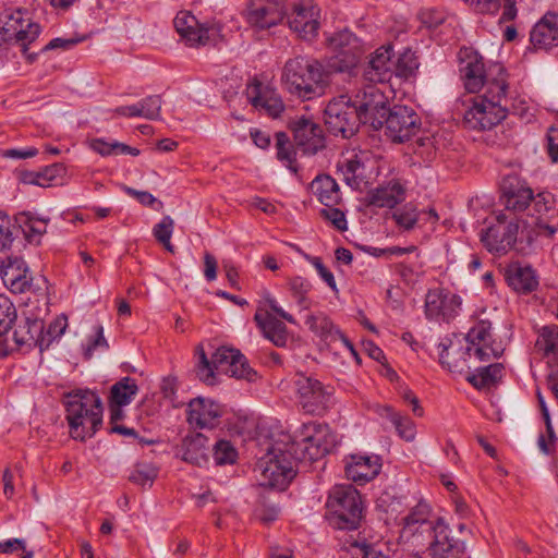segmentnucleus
I'll use <instances>...</instances> for the list:
<instances>
[{
	"mask_svg": "<svg viewBox=\"0 0 558 558\" xmlns=\"http://www.w3.org/2000/svg\"><path fill=\"white\" fill-rule=\"evenodd\" d=\"M161 98L158 95L148 96L142 102V118L157 119L160 116Z\"/></svg>",
	"mask_w": 558,
	"mask_h": 558,
	"instance_id": "59",
	"label": "nucleus"
},
{
	"mask_svg": "<svg viewBox=\"0 0 558 558\" xmlns=\"http://www.w3.org/2000/svg\"><path fill=\"white\" fill-rule=\"evenodd\" d=\"M530 41L535 49L548 50L558 46V14L546 13L532 28Z\"/></svg>",
	"mask_w": 558,
	"mask_h": 558,
	"instance_id": "29",
	"label": "nucleus"
},
{
	"mask_svg": "<svg viewBox=\"0 0 558 558\" xmlns=\"http://www.w3.org/2000/svg\"><path fill=\"white\" fill-rule=\"evenodd\" d=\"M254 320L263 335L269 339L277 347H282L287 342V328L286 325L275 317L269 311L258 306Z\"/></svg>",
	"mask_w": 558,
	"mask_h": 558,
	"instance_id": "38",
	"label": "nucleus"
},
{
	"mask_svg": "<svg viewBox=\"0 0 558 558\" xmlns=\"http://www.w3.org/2000/svg\"><path fill=\"white\" fill-rule=\"evenodd\" d=\"M137 391L136 380L131 377H123L111 386L108 403L128 405Z\"/></svg>",
	"mask_w": 558,
	"mask_h": 558,
	"instance_id": "42",
	"label": "nucleus"
},
{
	"mask_svg": "<svg viewBox=\"0 0 558 558\" xmlns=\"http://www.w3.org/2000/svg\"><path fill=\"white\" fill-rule=\"evenodd\" d=\"M502 365L499 363L489 364L476 368L466 376V380L477 389L494 385L502 376Z\"/></svg>",
	"mask_w": 558,
	"mask_h": 558,
	"instance_id": "44",
	"label": "nucleus"
},
{
	"mask_svg": "<svg viewBox=\"0 0 558 558\" xmlns=\"http://www.w3.org/2000/svg\"><path fill=\"white\" fill-rule=\"evenodd\" d=\"M305 324L315 333L326 339L340 340L342 344L349 350L351 355L359 361V354L353 343L333 325V323L323 313L308 315Z\"/></svg>",
	"mask_w": 558,
	"mask_h": 558,
	"instance_id": "35",
	"label": "nucleus"
},
{
	"mask_svg": "<svg viewBox=\"0 0 558 558\" xmlns=\"http://www.w3.org/2000/svg\"><path fill=\"white\" fill-rule=\"evenodd\" d=\"M462 299L445 289L429 290L425 296V316L429 320L450 322L460 312Z\"/></svg>",
	"mask_w": 558,
	"mask_h": 558,
	"instance_id": "16",
	"label": "nucleus"
},
{
	"mask_svg": "<svg viewBox=\"0 0 558 558\" xmlns=\"http://www.w3.org/2000/svg\"><path fill=\"white\" fill-rule=\"evenodd\" d=\"M17 318L16 308L10 299L0 294V356H8L12 352V344L8 332Z\"/></svg>",
	"mask_w": 558,
	"mask_h": 558,
	"instance_id": "40",
	"label": "nucleus"
},
{
	"mask_svg": "<svg viewBox=\"0 0 558 558\" xmlns=\"http://www.w3.org/2000/svg\"><path fill=\"white\" fill-rule=\"evenodd\" d=\"M281 82L291 95L302 100L320 97L327 85L323 65L317 60L303 56L286 61Z\"/></svg>",
	"mask_w": 558,
	"mask_h": 558,
	"instance_id": "3",
	"label": "nucleus"
},
{
	"mask_svg": "<svg viewBox=\"0 0 558 558\" xmlns=\"http://www.w3.org/2000/svg\"><path fill=\"white\" fill-rule=\"evenodd\" d=\"M296 146L304 154H316L325 146L322 128L310 118H296L290 122Z\"/></svg>",
	"mask_w": 558,
	"mask_h": 558,
	"instance_id": "21",
	"label": "nucleus"
},
{
	"mask_svg": "<svg viewBox=\"0 0 558 558\" xmlns=\"http://www.w3.org/2000/svg\"><path fill=\"white\" fill-rule=\"evenodd\" d=\"M264 310L269 311L271 314L275 313L280 318L287 320L290 324H295L294 317L286 312L278 303L276 298L270 292H265L263 295V300L260 301L259 305Z\"/></svg>",
	"mask_w": 558,
	"mask_h": 558,
	"instance_id": "56",
	"label": "nucleus"
},
{
	"mask_svg": "<svg viewBox=\"0 0 558 558\" xmlns=\"http://www.w3.org/2000/svg\"><path fill=\"white\" fill-rule=\"evenodd\" d=\"M361 168L362 163L356 158L347 159L340 167L343 180L348 185L354 186L359 184L357 179L362 175V172L360 171Z\"/></svg>",
	"mask_w": 558,
	"mask_h": 558,
	"instance_id": "57",
	"label": "nucleus"
},
{
	"mask_svg": "<svg viewBox=\"0 0 558 558\" xmlns=\"http://www.w3.org/2000/svg\"><path fill=\"white\" fill-rule=\"evenodd\" d=\"M45 323L37 317H24L15 327L10 342L12 344V352L14 350H32L38 347L40 351L47 349L50 344V339H46L44 335Z\"/></svg>",
	"mask_w": 558,
	"mask_h": 558,
	"instance_id": "17",
	"label": "nucleus"
},
{
	"mask_svg": "<svg viewBox=\"0 0 558 558\" xmlns=\"http://www.w3.org/2000/svg\"><path fill=\"white\" fill-rule=\"evenodd\" d=\"M525 109L524 100H512L508 81L492 80L485 92L473 98L464 113V123L472 130H490L502 122L509 112L523 116Z\"/></svg>",
	"mask_w": 558,
	"mask_h": 558,
	"instance_id": "2",
	"label": "nucleus"
},
{
	"mask_svg": "<svg viewBox=\"0 0 558 558\" xmlns=\"http://www.w3.org/2000/svg\"><path fill=\"white\" fill-rule=\"evenodd\" d=\"M208 438L199 433L187 435L183 438L182 444L178 448L177 456L182 460L202 465L208 460Z\"/></svg>",
	"mask_w": 558,
	"mask_h": 558,
	"instance_id": "36",
	"label": "nucleus"
},
{
	"mask_svg": "<svg viewBox=\"0 0 558 558\" xmlns=\"http://www.w3.org/2000/svg\"><path fill=\"white\" fill-rule=\"evenodd\" d=\"M108 347V342L104 337V328L99 325L95 329V335L89 337L86 344L83 345L84 359L90 360L95 352H104Z\"/></svg>",
	"mask_w": 558,
	"mask_h": 558,
	"instance_id": "55",
	"label": "nucleus"
},
{
	"mask_svg": "<svg viewBox=\"0 0 558 558\" xmlns=\"http://www.w3.org/2000/svg\"><path fill=\"white\" fill-rule=\"evenodd\" d=\"M66 421L73 439L92 437L102 424L99 396L90 390H76L65 395Z\"/></svg>",
	"mask_w": 558,
	"mask_h": 558,
	"instance_id": "4",
	"label": "nucleus"
},
{
	"mask_svg": "<svg viewBox=\"0 0 558 558\" xmlns=\"http://www.w3.org/2000/svg\"><path fill=\"white\" fill-rule=\"evenodd\" d=\"M519 229L517 218L499 211L495 216V222L482 230L481 241L490 253L504 254L517 242Z\"/></svg>",
	"mask_w": 558,
	"mask_h": 558,
	"instance_id": "13",
	"label": "nucleus"
},
{
	"mask_svg": "<svg viewBox=\"0 0 558 558\" xmlns=\"http://www.w3.org/2000/svg\"><path fill=\"white\" fill-rule=\"evenodd\" d=\"M325 123L333 135H341L344 138L351 137L363 123L355 105L351 104L350 97L341 95L329 101L325 109Z\"/></svg>",
	"mask_w": 558,
	"mask_h": 558,
	"instance_id": "12",
	"label": "nucleus"
},
{
	"mask_svg": "<svg viewBox=\"0 0 558 558\" xmlns=\"http://www.w3.org/2000/svg\"><path fill=\"white\" fill-rule=\"evenodd\" d=\"M393 46L391 44L377 48L371 54L365 77L373 83L388 82L393 74Z\"/></svg>",
	"mask_w": 558,
	"mask_h": 558,
	"instance_id": "28",
	"label": "nucleus"
},
{
	"mask_svg": "<svg viewBox=\"0 0 558 558\" xmlns=\"http://www.w3.org/2000/svg\"><path fill=\"white\" fill-rule=\"evenodd\" d=\"M320 10L312 0H302L288 16L290 28L301 38L313 39L319 28Z\"/></svg>",
	"mask_w": 558,
	"mask_h": 558,
	"instance_id": "18",
	"label": "nucleus"
},
{
	"mask_svg": "<svg viewBox=\"0 0 558 558\" xmlns=\"http://www.w3.org/2000/svg\"><path fill=\"white\" fill-rule=\"evenodd\" d=\"M0 46L3 44L19 45L27 61L33 63L37 53H28V45L39 36V24L24 20L21 11L4 12L0 17Z\"/></svg>",
	"mask_w": 558,
	"mask_h": 558,
	"instance_id": "7",
	"label": "nucleus"
},
{
	"mask_svg": "<svg viewBox=\"0 0 558 558\" xmlns=\"http://www.w3.org/2000/svg\"><path fill=\"white\" fill-rule=\"evenodd\" d=\"M459 71L463 86L469 93H484L492 80L508 81V74L500 64H494L486 70L483 58L475 52H465Z\"/></svg>",
	"mask_w": 558,
	"mask_h": 558,
	"instance_id": "9",
	"label": "nucleus"
},
{
	"mask_svg": "<svg viewBox=\"0 0 558 558\" xmlns=\"http://www.w3.org/2000/svg\"><path fill=\"white\" fill-rule=\"evenodd\" d=\"M298 252L301 254V256L310 263L317 271L320 279L333 291L337 292V282L335 279L333 274L324 265L323 260L318 256H312L304 251L298 248Z\"/></svg>",
	"mask_w": 558,
	"mask_h": 558,
	"instance_id": "53",
	"label": "nucleus"
},
{
	"mask_svg": "<svg viewBox=\"0 0 558 558\" xmlns=\"http://www.w3.org/2000/svg\"><path fill=\"white\" fill-rule=\"evenodd\" d=\"M327 507L333 524L340 530H354L362 519V499L351 485H336L329 493Z\"/></svg>",
	"mask_w": 558,
	"mask_h": 558,
	"instance_id": "6",
	"label": "nucleus"
},
{
	"mask_svg": "<svg viewBox=\"0 0 558 558\" xmlns=\"http://www.w3.org/2000/svg\"><path fill=\"white\" fill-rule=\"evenodd\" d=\"M468 351L477 361H489L504 352L501 342L493 339L492 324L488 320L477 322L466 333Z\"/></svg>",
	"mask_w": 558,
	"mask_h": 558,
	"instance_id": "14",
	"label": "nucleus"
},
{
	"mask_svg": "<svg viewBox=\"0 0 558 558\" xmlns=\"http://www.w3.org/2000/svg\"><path fill=\"white\" fill-rule=\"evenodd\" d=\"M533 194V190L525 181L512 175L502 181L500 201L506 210L519 214L529 210Z\"/></svg>",
	"mask_w": 558,
	"mask_h": 558,
	"instance_id": "19",
	"label": "nucleus"
},
{
	"mask_svg": "<svg viewBox=\"0 0 558 558\" xmlns=\"http://www.w3.org/2000/svg\"><path fill=\"white\" fill-rule=\"evenodd\" d=\"M428 506L416 505L403 519L400 539L415 547L427 545L429 555L434 558H458L461 545L450 536V530L442 519L436 523L428 520Z\"/></svg>",
	"mask_w": 558,
	"mask_h": 558,
	"instance_id": "1",
	"label": "nucleus"
},
{
	"mask_svg": "<svg viewBox=\"0 0 558 558\" xmlns=\"http://www.w3.org/2000/svg\"><path fill=\"white\" fill-rule=\"evenodd\" d=\"M173 24L178 34L182 36V34H186L191 24L197 25V19L187 11H181L174 17Z\"/></svg>",
	"mask_w": 558,
	"mask_h": 558,
	"instance_id": "62",
	"label": "nucleus"
},
{
	"mask_svg": "<svg viewBox=\"0 0 558 558\" xmlns=\"http://www.w3.org/2000/svg\"><path fill=\"white\" fill-rule=\"evenodd\" d=\"M407 197V187L398 179H391L367 193L368 205L392 209Z\"/></svg>",
	"mask_w": 558,
	"mask_h": 558,
	"instance_id": "27",
	"label": "nucleus"
},
{
	"mask_svg": "<svg viewBox=\"0 0 558 558\" xmlns=\"http://www.w3.org/2000/svg\"><path fill=\"white\" fill-rule=\"evenodd\" d=\"M222 414V405L211 399L197 397L187 404V422L197 428H214Z\"/></svg>",
	"mask_w": 558,
	"mask_h": 558,
	"instance_id": "23",
	"label": "nucleus"
},
{
	"mask_svg": "<svg viewBox=\"0 0 558 558\" xmlns=\"http://www.w3.org/2000/svg\"><path fill=\"white\" fill-rule=\"evenodd\" d=\"M392 217L399 228L412 230L418 221L420 213L415 205L408 203L398 208Z\"/></svg>",
	"mask_w": 558,
	"mask_h": 558,
	"instance_id": "51",
	"label": "nucleus"
},
{
	"mask_svg": "<svg viewBox=\"0 0 558 558\" xmlns=\"http://www.w3.org/2000/svg\"><path fill=\"white\" fill-rule=\"evenodd\" d=\"M289 290L292 296L296 300L302 308L308 307L307 294L312 290L311 282L301 276H295L289 279Z\"/></svg>",
	"mask_w": 558,
	"mask_h": 558,
	"instance_id": "52",
	"label": "nucleus"
},
{
	"mask_svg": "<svg viewBox=\"0 0 558 558\" xmlns=\"http://www.w3.org/2000/svg\"><path fill=\"white\" fill-rule=\"evenodd\" d=\"M21 222L23 232L28 241H34L47 232V225L49 218L35 217L31 213H23L21 215Z\"/></svg>",
	"mask_w": 558,
	"mask_h": 558,
	"instance_id": "47",
	"label": "nucleus"
},
{
	"mask_svg": "<svg viewBox=\"0 0 558 558\" xmlns=\"http://www.w3.org/2000/svg\"><path fill=\"white\" fill-rule=\"evenodd\" d=\"M474 12L487 15H497L500 12L499 23L515 20L518 8L515 0H463Z\"/></svg>",
	"mask_w": 558,
	"mask_h": 558,
	"instance_id": "34",
	"label": "nucleus"
},
{
	"mask_svg": "<svg viewBox=\"0 0 558 558\" xmlns=\"http://www.w3.org/2000/svg\"><path fill=\"white\" fill-rule=\"evenodd\" d=\"M284 16L280 0H253L247 11V22L251 26L265 29L279 24Z\"/></svg>",
	"mask_w": 558,
	"mask_h": 558,
	"instance_id": "24",
	"label": "nucleus"
},
{
	"mask_svg": "<svg viewBox=\"0 0 558 558\" xmlns=\"http://www.w3.org/2000/svg\"><path fill=\"white\" fill-rule=\"evenodd\" d=\"M536 398H537L538 408H539L541 413H542V417H543V420L545 422V425H546V432L542 433L538 436L537 445H538V448H539V450L542 452L548 454L555 448L556 437H555V434H554V429H553V425H551V420H550V414H549L548 407H547L546 401H545L542 392L539 391V389L536 390Z\"/></svg>",
	"mask_w": 558,
	"mask_h": 558,
	"instance_id": "43",
	"label": "nucleus"
},
{
	"mask_svg": "<svg viewBox=\"0 0 558 558\" xmlns=\"http://www.w3.org/2000/svg\"><path fill=\"white\" fill-rule=\"evenodd\" d=\"M177 381L174 378L166 377L159 385V390L142 400V412L147 416H154L163 408L177 407L175 403Z\"/></svg>",
	"mask_w": 558,
	"mask_h": 558,
	"instance_id": "30",
	"label": "nucleus"
},
{
	"mask_svg": "<svg viewBox=\"0 0 558 558\" xmlns=\"http://www.w3.org/2000/svg\"><path fill=\"white\" fill-rule=\"evenodd\" d=\"M197 367L196 373L201 380L208 385L216 383V373L226 374L230 377L238 379L252 380L255 373L252 368H244V371H236L232 368V363L243 362V354L233 348L220 347L208 360L202 347L196 349Z\"/></svg>",
	"mask_w": 558,
	"mask_h": 558,
	"instance_id": "5",
	"label": "nucleus"
},
{
	"mask_svg": "<svg viewBox=\"0 0 558 558\" xmlns=\"http://www.w3.org/2000/svg\"><path fill=\"white\" fill-rule=\"evenodd\" d=\"M247 100L258 110L265 111L268 116L277 118L284 109L281 97L275 89L262 84L258 81L251 82L245 90Z\"/></svg>",
	"mask_w": 558,
	"mask_h": 558,
	"instance_id": "26",
	"label": "nucleus"
},
{
	"mask_svg": "<svg viewBox=\"0 0 558 558\" xmlns=\"http://www.w3.org/2000/svg\"><path fill=\"white\" fill-rule=\"evenodd\" d=\"M418 68L415 53L411 49H404L399 53L393 64V73L403 78L412 76Z\"/></svg>",
	"mask_w": 558,
	"mask_h": 558,
	"instance_id": "49",
	"label": "nucleus"
},
{
	"mask_svg": "<svg viewBox=\"0 0 558 558\" xmlns=\"http://www.w3.org/2000/svg\"><path fill=\"white\" fill-rule=\"evenodd\" d=\"M439 361L452 373H461L464 367L468 366V359L473 357L472 353H469L468 347L463 348L460 340L446 339L438 345Z\"/></svg>",
	"mask_w": 558,
	"mask_h": 558,
	"instance_id": "32",
	"label": "nucleus"
},
{
	"mask_svg": "<svg viewBox=\"0 0 558 558\" xmlns=\"http://www.w3.org/2000/svg\"><path fill=\"white\" fill-rule=\"evenodd\" d=\"M213 456L216 464L225 465L234 463L238 452L230 441L221 439L214 445Z\"/></svg>",
	"mask_w": 558,
	"mask_h": 558,
	"instance_id": "54",
	"label": "nucleus"
},
{
	"mask_svg": "<svg viewBox=\"0 0 558 558\" xmlns=\"http://www.w3.org/2000/svg\"><path fill=\"white\" fill-rule=\"evenodd\" d=\"M303 409L312 414L324 412L330 403L332 389L325 387L319 380L299 375L294 381Z\"/></svg>",
	"mask_w": 558,
	"mask_h": 558,
	"instance_id": "15",
	"label": "nucleus"
},
{
	"mask_svg": "<svg viewBox=\"0 0 558 558\" xmlns=\"http://www.w3.org/2000/svg\"><path fill=\"white\" fill-rule=\"evenodd\" d=\"M333 206L335 205L326 206V208L322 210V216L330 221L337 230L345 231L348 229L345 215L342 210Z\"/></svg>",
	"mask_w": 558,
	"mask_h": 558,
	"instance_id": "58",
	"label": "nucleus"
},
{
	"mask_svg": "<svg viewBox=\"0 0 558 558\" xmlns=\"http://www.w3.org/2000/svg\"><path fill=\"white\" fill-rule=\"evenodd\" d=\"M386 416L395 426L397 434L405 441H413L416 436L415 423L405 415L393 411L391 408H386Z\"/></svg>",
	"mask_w": 558,
	"mask_h": 558,
	"instance_id": "46",
	"label": "nucleus"
},
{
	"mask_svg": "<svg viewBox=\"0 0 558 558\" xmlns=\"http://www.w3.org/2000/svg\"><path fill=\"white\" fill-rule=\"evenodd\" d=\"M1 277L13 293H24L33 289L27 266L20 257L9 258L8 263L2 265Z\"/></svg>",
	"mask_w": 558,
	"mask_h": 558,
	"instance_id": "31",
	"label": "nucleus"
},
{
	"mask_svg": "<svg viewBox=\"0 0 558 558\" xmlns=\"http://www.w3.org/2000/svg\"><path fill=\"white\" fill-rule=\"evenodd\" d=\"M557 210L555 196L550 192L542 191L533 194L527 216L533 219L536 227L554 235L558 229L555 223Z\"/></svg>",
	"mask_w": 558,
	"mask_h": 558,
	"instance_id": "22",
	"label": "nucleus"
},
{
	"mask_svg": "<svg viewBox=\"0 0 558 558\" xmlns=\"http://www.w3.org/2000/svg\"><path fill=\"white\" fill-rule=\"evenodd\" d=\"M353 105L359 109L363 123H366L372 116H385L387 112L384 93L374 85L366 86L363 92H359Z\"/></svg>",
	"mask_w": 558,
	"mask_h": 558,
	"instance_id": "33",
	"label": "nucleus"
},
{
	"mask_svg": "<svg viewBox=\"0 0 558 558\" xmlns=\"http://www.w3.org/2000/svg\"><path fill=\"white\" fill-rule=\"evenodd\" d=\"M337 439L328 425L308 422L303 424L300 430V439L296 441L300 459L315 461L327 454L335 446Z\"/></svg>",
	"mask_w": 558,
	"mask_h": 558,
	"instance_id": "11",
	"label": "nucleus"
},
{
	"mask_svg": "<svg viewBox=\"0 0 558 558\" xmlns=\"http://www.w3.org/2000/svg\"><path fill=\"white\" fill-rule=\"evenodd\" d=\"M173 226V219L170 216H165L153 228V235L155 236L156 241L160 243L169 253H174V246L171 243Z\"/></svg>",
	"mask_w": 558,
	"mask_h": 558,
	"instance_id": "50",
	"label": "nucleus"
},
{
	"mask_svg": "<svg viewBox=\"0 0 558 558\" xmlns=\"http://www.w3.org/2000/svg\"><path fill=\"white\" fill-rule=\"evenodd\" d=\"M535 345L538 351L543 352L545 357L558 363V327H544L538 335Z\"/></svg>",
	"mask_w": 558,
	"mask_h": 558,
	"instance_id": "45",
	"label": "nucleus"
},
{
	"mask_svg": "<svg viewBox=\"0 0 558 558\" xmlns=\"http://www.w3.org/2000/svg\"><path fill=\"white\" fill-rule=\"evenodd\" d=\"M13 236L9 216L0 210V251L11 246Z\"/></svg>",
	"mask_w": 558,
	"mask_h": 558,
	"instance_id": "61",
	"label": "nucleus"
},
{
	"mask_svg": "<svg viewBox=\"0 0 558 558\" xmlns=\"http://www.w3.org/2000/svg\"><path fill=\"white\" fill-rule=\"evenodd\" d=\"M313 193L325 206L336 205L340 199L338 183L329 175H318L311 184Z\"/></svg>",
	"mask_w": 558,
	"mask_h": 558,
	"instance_id": "41",
	"label": "nucleus"
},
{
	"mask_svg": "<svg viewBox=\"0 0 558 558\" xmlns=\"http://www.w3.org/2000/svg\"><path fill=\"white\" fill-rule=\"evenodd\" d=\"M181 37L185 39L190 46H217L223 39L221 26L218 23L204 25L198 21L197 25L191 24L186 34H182Z\"/></svg>",
	"mask_w": 558,
	"mask_h": 558,
	"instance_id": "39",
	"label": "nucleus"
},
{
	"mask_svg": "<svg viewBox=\"0 0 558 558\" xmlns=\"http://www.w3.org/2000/svg\"><path fill=\"white\" fill-rule=\"evenodd\" d=\"M256 471L259 473L262 486L280 490L284 489L295 476L291 453L275 447L260 458Z\"/></svg>",
	"mask_w": 558,
	"mask_h": 558,
	"instance_id": "8",
	"label": "nucleus"
},
{
	"mask_svg": "<svg viewBox=\"0 0 558 558\" xmlns=\"http://www.w3.org/2000/svg\"><path fill=\"white\" fill-rule=\"evenodd\" d=\"M508 284L520 293L532 292L538 286L535 270L529 265L511 264L505 272Z\"/></svg>",
	"mask_w": 558,
	"mask_h": 558,
	"instance_id": "37",
	"label": "nucleus"
},
{
	"mask_svg": "<svg viewBox=\"0 0 558 558\" xmlns=\"http://www.w3.org/2000/svg\"><path fill=\"white\" fill-rule=\"evenodd\" d=\"M418 122L420 119L412 108L395 106L386 119V133L393 142H403L415 132Z\"/></svg>",
	"mask_w": 558,
	"mask_h": 558,
	"instance_id": "20",
	"label": "nucleus"
},
{
	"mask_svg": "<svg viewBox=\"0 0 558 558\" xmlns=\"http://www.w3.org/2000/svg\"><path fill=\"white\" fill-rule=\"evenodd\" d=\"M65 172V168L62 163H53L47 166L45 169L39 171L40 182L39 186H49L53 180L61 178Z\"/></svg>",
	"mask_w": 558,
	"mask_h": 558,
	"instance_id": "60",
	"label": "nucleus"
},
{
	"mask_svg": "<svg viewBox=\"0 0 558 558\" xmlns=\"http://www.w3.org/2000/svg\"><path fill=\"white\" fill-rule=\"evenodd\" d=\"M276 150L277 158L292 172H296L295 165V150L290 144L289 137L286 133L276 134Z\"/></svg>",
	"mask_w": 558,
	"mask_h": 558,
	"instance_id": "48",
	"label": "nucleus"
},
{
	"mask_svg": "<svg viewBox=\"0 0 558 558\" xmlns=\"http://www.w3.org/2000/svg\"><path fill=\"white\" fill-rule=\"evenodd\" d=\"M331 53L328 66L335 72L350 71L356 66L364 48L361 40L350 31H341L328 38Z\"/></svg>",
	"mask_w": 558,
	"mask_h": 558,
	"instance_id": "10",
	"label": "nucleus"
},
{
	"mask_svg": "<svg viewBox=\"0 0 558 558\" xmlns=\"http://www.w3.org/2000/svg\"><path fill=\"white\" fill-rule=\"evenodd\" d=\"M381 470L377 454H351L345 460V475L352 482L364 485L374 480Z\"/></svg>",
	"mask_w": 558,
	"mask_h": 558,
	"instance_id": "25",
	"label": "nucleus"
},
{
	"mask_svg": "<svg viewBox=\"0 0 558 558\" xmlns=\"http://www.w3.org/2000/svg\"><path fill=\"white\" fill-rule=\"evenodd\" d=\"M80 41H81V39H77V38H68V39H64V38H53L47 45H45L40 49V51L44 52V51H49V50H54V49L66 50V49L72 48L73 46H75Z\"/></svg>",
	"mask_w": 558,
	"mask_h": 558,
	"instance_id": "64",
	"label": "nucleus"
},
{
	"mask_svg": "<svg viewBox=\"0 0 558 558\" xmlns=\"http://www.w3.org/2000/svg\"><path fill=\"white\" fill-rule=\"evenodd\" d=\"M547 141V153L549 158L554 161H558V128L550 126L546 134Z\"/></svg>",
	"mask_w": 558,
	"mask_h": 558,
	"instance_id": "63",
	"label": "nucleus"
}]
</instances>
